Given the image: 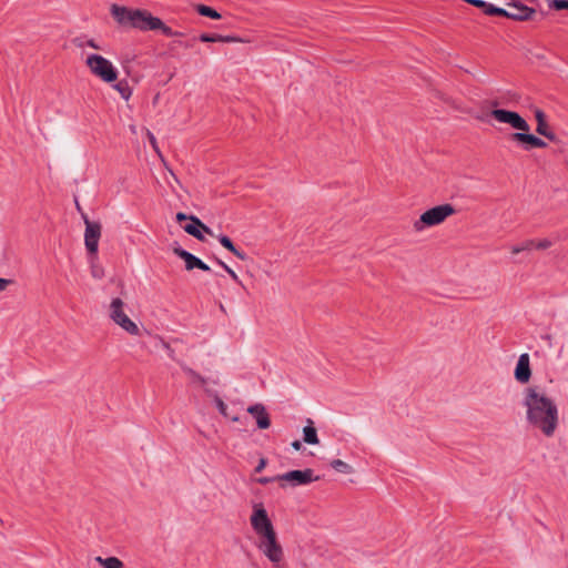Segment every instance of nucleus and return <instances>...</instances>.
<instances>
[{
  "instance_id": "ddd939ff",
  "label": "nucleus",
  "mask_w": 568,
  "mask_h": 568,
  "mask_svg": "<svg viewBox=\"0 0 568 568\" xmlns=\"http://www.w3.org/2000/svg\"><path fill=\"white\" fill-rule=\"evenodd\" d=\"M508 6L511 7L513 10H506V14H501V17H506L508 19L516 21L529 20L536 12L535 9L527 7L525 4L509 3Z\"/></svg>"
},
{
  "instance_id": "dca6fc26",
  "label": "nucleus",
  "mask_w": 568,
  "mask_h": 568,
  "mask_svg": "<svg viewBox=\"0 0 568 568\" xmlns=\"http://www.w3.org/2000/svg\"><path fill=\"white\" fill-rule=\"evenodd\" d=\"M535 119L537 121L536 132L550 141H556L557 136L552 132V130L549 128V124L546 120V114L542 110L536 109L535 110Z\"/></svg>"
},
{
  "instance_id": "b1692460",
  "label": "nucleus",
  "mask_w": 568,
  "mask_h": 568,
  "mask_svg": "<svg viewBox=\"0 0 568 568\" xmlns=\"http://www.w3.org/2000/svg\"><path fill=\"white\" fill-rule=\"evenodd\" d=\"M534 245H535V240H526L524 241L521 244H518V245H514L511 248H510V252L514 254V255H517L524 251H530L534 248Z\"/></svg>"
},
{
  "instance_id": "f257e3e1",
  "label": "nucleus",
  "mask_w": 568,
  "mask_h": 568,
  "mask_svg": "<svg viewBox=\"0 0 568 568\" xmlns=\"http://www.w3.org/2000/svg\"><path fill=\"white\" fill-rule=\"evenodd\" d=\"M523 405L526 407L527 423L546 437H551L559 422L555 402L538 387H528L525 390Z\"/></svg>"
},
{
  "instance_id": "e433bc0d",
  "label": "nucleus",
  "mask_w": 568,
  "mask_h": 568,
  "mask_svg": "<svg viewBox=\"0 0 568 568\" xmlns=\"http://www.w3.org/2000/svg\"><path fill=\"white\" fill-rule=\"evenodd\" d=\"M176 221H178V222L190 221V216H189V215H186V214H185V213H183V212H179V213L176 214Z\"/></svg>"
},
{
  "instance_id": "58836bf2",
  "label": "nucleus",
  "mask_w": 568,
  "mask_h": 568,
  "mask_svg": "<svg viewBox=\"0 0 568 568\" xmlns=\"http://www.w3.org/2000/svg\"><path fill=\"white\" fill-rule=\"evenodd\" d=\"M87 45L92 48V49H97V50L101 49V47L93 39H89L87 41Z\"/></svg>"
},
{
  "instance_id": "9b49d317",
  "label": "nucleus",
  "mask_w": 568,
  "mask_h": 568,
  "mask_svg": "<svg viewBox=\"0 0 568 568\" xmlns=\"http://www.w3.org/2000/svg\"><path fill=\"white\" fill-rule=\"evenodd\" d=\"M510 140L518 144H523L525 150H530L532 148L544 149L547 146V143L544 140L525 131L511 133Z\"/></svg>"
},
{
  "instance_id": "423d86ee",
  "label": "nucleus",
  "mask_w": 568,
  "mask_h": 568,
  "mask_svg": "<svg viewBox=\"0 0 568 568\" xmlns=\"http://www.w3.org/2000/svg\"><path fill=\"white\" fill-rule=\"evenodd\" d=\"M456 210L450 204H442L425 211L417 221L414 222L415 231L419 232L425 226H435L443 223L448 216L455 214Z\"/></svg>"
},
{
  "instance_id": "20e7f679",
  "label": "nucleus",
  "mask_w": 568,
  "mask_h": 568,
  "mask_svg": "<svg viewBox=\"0 0 568 568\" xmlns=\"http://www.w3.org/2000/svg\"><path fill=\"white\" fill-rule=\"evenodd\" d=\"M126 304L120 297L112 298L108 314L110 320L118 325L125 333L138 336L140 335V328L136 323H134L126 314Z\"/></svg>"
},
{
  "instance_id": "c85d7f7f",
  "label": "nucleus",
  "mask_w": 568,
  "mask_h": 568,
  "mask_svg": "<svg viewBox=\"0 0 568 568\" xmlns=\"http://www.w3.org/2000/svg\"><path fill=\"white\" fill-rule=\"evenodd\" d=\"M217 263H219V265H221V266H222V267L227 272V274L232 277V280H233L234 282H236V283H241V281H240V278H239L237 274H236V273H235L231 267H229V266H227L223 261H221V260H217Z\"/></svg>"
},
{
  "instance_id": "37998d69",
  "label": "nucleus",
  "mask_w": 568,
  "mask_h": 568,
  "mask_svg": "<svg viewBox=\"0 0 568 568\" xmlns=\"http://www.w3.org/2000/svg\"><path fill=\"white\" fill-rule=\"evenodd\" d=\"M231 420H232V422H239V420H240V418H239L237 416H232V417H231Z\"/></svg>"
},
{
  "instance_id": "c9c22d12",
  "label": "nucleus",
  "mask_w": 568,
  "mask_h": 568,
  "mask_svg": "<svg viewBox=\"0 0 568 568\" xmlns=\"http://www.w3.org/2000/svg\"><path fill=\"white\" fill-rule=\"evenodd\" d=\"M267 464V460L265 458H261L257 466L255 467V473H261Z\"/></svg>"
},
{
  "instance_id": "412c9836",
  "label": "nucleus",
  "mask_w": 568,
  "mask_h": 568,
  "mask_svg": "<svg viewBox=\"0 0 568 568\" xmlns=\"http://www.w3.org/2000/svg\"><path fill=\"white\" fill-rule=\"evenodd\" d=\"M180 365L183 372L191 378L193 383H199L201 385H204L206 383V379L199 373H196L194 369L186 366L184 363H180Z\"/></svg>"
},
{
  "instance_id": "79ce46f5",
  "label": "nucleus",
  "mask_w": 568,
  "mask_h": 568,
  "mask_svg": "<svg viewBox=\"0 0 568 568\" xmlns=\"http://www.w3.org/2000/svg\"><path fill=\"white\" fill-rule=\"evenodd\" d=\"M542 338L546 339L548 343H551V336L550 335H545Z\"/></svg>"
},
{
  "instance_id": "393cba45",
  "label": "nucleus",
  "mask_w": 568,
  "mask_h": 568,
  "mask_svg": "<svg viewBox=\"0 0 568 568\" xmlns=\"http://www.w3.org/2000/svg\"><path fill=\"white\" fill-rule=\"evenodd\" d=\"M114 88L123 99L128 100L131 97V89L126 82H119Z\"/></svg>"
},
{
  "instance_id": "ea45409f",
  "label": "nucleus",
  "mask_w": 568,
  "mask_h": 568,
  "mask_svg": "<svg viewBox=\"0 0 568 568\" xmlns=\"http://www.w3.org/2000/svg\"><path fill=\"white\" fill-rule=\"evenodd\" d=\"M292 447L295 449V450H300L302 448V443L300 440H294L292 443Z\"/></svg>"
},
{
  "instance_id": "39448f33",
  "label": "nucleus",
  "mask_w": 568,
  "mask_h": 568,
  "mask_svg": "<svg viewBox=\"0 0 568 568\" xmlns=\"http://www.w3.org/2000/svg\"><path fill=\"white\" fill-rule=\"evenodd\" d=\"M85 64L93 75L106 83L114 82L118 79V71L112 62L100 54H89Z\"/></svg>"
},
{
  "instance_id": "a878e982",
  "label": "nucleus",
  "mask_w": 568,
  "mask_h": 568,
  "mask_svg": "<svg viewBox=\"0 0 568 568\" xmlns=\"http://www.w3.org/2000/svg\"><path fill=\"white\" fill-rule=\"evenodd\" d=\"M548 6L555 10L568 9V0H546Z\"/></svg>"
},
{
  "instance_id": "f8f14e48",
  "label": "nucleus",
  "mask_w": 568,
  "mask_h": 568,
  "mask_svg": "<svg viewBox=\"0 0 568 568\" xmlns=\"http://www.w3.org/2000/svg\"><path fill=\"white\" fill-rule=\"evenodd\" d=\"M183 230L187 234L194 236L196 240L202 241V242L205 241L203 233L214 236L213 231L207 225H205L199 217H196L194 215H190V223L185 224L183 226Z\"/></svg>"
},
{
  "instance_id": "4c0bfd02",
  "label": "nucleus",
  "mask_w": 568,
  "mask_h": 568,
  "mask_svg": "<svg viewBox=\"0 0 568 568\" xmlns=\"http://www.w3.org/2000/svg\"><path fill=\"white\" fill-rule=\"evenodd\" d=\"M10 283V280L0 277V291H4Z\"/></svg>"
},
{
  "instance_id": "4468645a",
  "label": "nucleus",
  "mask_w": 568,
  "mask_h": 568,
  "mask_svg": "<svg viewBox=\"0 0 568 568\" xmlns=\"http://www.w3.org/2000/svg\"><path fill=\"white\" fill-rule=\"evenodd\" d=\"M247 413L255 418L260 429H267L271 426V418L263 404H254L247 407Z\"/></svg>"
},
{
  "instance_id": "f704fd0d",
  "label": "nucleus",
  "mask_w": 568,
  "mask_h": 568,
  "mask_svg": "<svg viewBox=\"0 0 568 568\" xmlns=\"http://www.w3.org/2000/svg\"><path fill=\"white\" fill-rule=\"evenodd\" d=\"M148 138H149V141L152 145V148L154 149L155 152L160 153V150H159V146H158V143H156V139L155 136L153 135V133H151L150 131L148 132Z\"/></svg>"
},
{
  "instance_id": "473e14b6",
  "label": "nucleus",
  "mask_w": 568,
  "mask_h": 568,
  "mask_svg": "<svg viewBox=\"0 0 568 568\" xmlns=\"http://www.w3.org/2000/svg\"><path fill=\"white\" fill-rule=\"evenodd\" d=\"M256 481L261 485H266L270 483L278 481L277 475L273 477H260L256 479Z\"/></svg>"
},
{
  "instance_id": "9d476101",
  "label": "nucleus",
  "mask_w": 568,
  "mask_h": 568,
  "mask_svg": "<svg viewBox=\"0 0 568 568\" xmlns=\"http://www.w3.org/2000/svg\"><path fill=\"white\" fill-rule=\"evenodd\" d=\"M173 253L182 258L185 262V268L187 271H192L194 268L202 270L204 272H209L211 268L207 264H205L197 256L176 245L172 248Z\"/></svg>"
},
{
  "instance_id": "6e6552de",
  "label": "nucleus",
  "mask_w": 568,
  "mask_h": 568,
  "mask_svg": "<svg viewBox=\"0 0 568 568\" xmlns=\"http://www.w3.org/2000/svg\"><path fill=\"white\" fill-rule=\"evenodd\" d=\"M490 114L498 122L507 123L516 130L525 132L530 131L528 122L519 113L515 111H509L505 109H494Z\"/></svg>"
},
{
  "instance_id": "72a5a7b5",
  "label": "nucleus",
  "mask_w": 568,
  "mask_h": 568,
  "mask_svg": "<svg viewBox=\"0 0 568 568\" xmlns=\"http://www.w3.org/2000/svg\"><path fill=\"white\" fill-rule=\"evenodd\" d=\"M89 39H85V37H77L73 39V44L77 47V48H84L87 45V41Z\"/></svg>"
},
{
  "instance_id": "0eeeda50",
  "label": "nucleus",
  "mask_w": 568,
  "mask_h": 568,
  "mask_svg": "<svg viewBox=\"0 0 568 568\" xmlns=\"http://www.w3.org/2000/svg\"><path fill=\"white\" fill-rule=\"evenodd\" d=\"M277 478L282 488H285L286 486H304L320 480V476H315L314 470L311 468H305L303 470H290L287 473L277 475Z\"/></svg>"
},
{
  "instance_id": "7c9ffc66",
  "label": "nucleus",
  "mask_w": 568,
  "mask_h": 568,
  "mask_svg": "<svg viewBox=\"0 0 568 568\" xmlns=\"http://www.w3.org/2000/svg\"><path fill=\"white\" fill-rule=\"evenodd\" d=\"M215 404H216V407H217L219 412L224 417H229L226 404L220 397H217V396L215 397Z\"/></svg>"
},
{
  "instance_id": "2eb2a0df",
  "label": "nucleus",
  "mask_w": 568,
  "mask_h": 568,
  "mask_svg": "<svg viewBox=\"0 0 568 568\" xmlns=\"http://www.w3.org/2000/svg\"><path fill=\"white\" fill-rule=\"evenodd\" d=\"M531 377V371L529 365V355L524 353L519 356L516 368H515V378L519 383H527Z\"/></svg>"
},
{
  "instance_id": "a211bd4d",
  "label": "nucleus",
  "mask_w": 568,
  "mask_h": 568,
  "mask_svg": "<svg viewBox=\"0 0 568 568\" xmlns=\"http://www.w3.org/2000/svg\"><path fill=\"white\" fill-rule=\"evenodd\" d=\"M216 239L219 240L223 247H225L227 251L234 254L237 258L242 261H245L247 258V255L243 251L236 248L229 236L220 234L216 236Z\"/></svg>"
},
{
  "instance_id": "6ab92c4d",
  "label": "nucleus",
  "mask_w": 568,
  "mask_h": 568,
  "mask_svg": "<svg viewBox=\"0 0 568 568\" xmlns=\"http://www.w3.org/2000/svg\"><path fill=\"white\" fill-rule=\"evenodd\" d=\"M303 440L308 445H317L320 443L317 430L312 419H307V425L303 428Z\"/></svg>"
},
{
  "instance_id": "f3484780",
  "label": "nucleus",
  "mask_w": 568,
  "mask_h": 568,
  "mask_svg": "<svg viewBox=\"0 0 568 568\" xmlns=\"http://www.w3.org/2000/svg\"><path fill=\"white\" fill-rule=\"evenodd\" d=\"M466 3H469L474 7L480 8L485 14L487 16H500L506 14V9L496 7L491 3H488L484 0H463Z\"/></svg>"
},
{
  "instance_id": "1a4fd4ad",
  "label": "nucleus",
  "mask_w": 568,
  "mask_h": 568,
  "mask_svg": "<svg viewBox=\"0 0 568 568\" xmlns=\"http://www.w3.org/2000/svg\"><path fill=\"white\" fill-rule=\"evenodd\" d=\"M85 224L84 244L90 254H97L99 240L101 237V224L99 222L90 221L85 213H81Z\"/></svg>"
},
{
  "instance_id": "2f4dec72",
  "label": "nucleus",
  "mask_w": 568,
  "mask_h": 568,
  "mask_svg": "<svg viewBox=\"0 0 568 568\" xmlns=\"http://www.w3.org/2000/svg\"><path fill=\"white\" fill-rule=\"evenodd\" d=\"M221 42H226V43L244 42V40L239 37H234V36H221Z\"/></svg>"
},
{
  "instance_id": "f03ea898",
  "label": "nucleus",
  "mask_w": 568,
  "mask_h": 568,
  "mask_svg": "<svg viewBox=\"0 0 568 568\" xmlns=\"http://www.w3.org/2000/svg\"><path fill=\"white\" fill-rule=\"evenodd\" d=\"M250 523L258 537L257 549L272 562L274 568H280L284 560V549L262 503L253 505Z\"/></svg>"
},
{
  "instance_id": "5701e85b",
  "label": "nucleus",
  "mask_w": 568,
  "mask_h": 568,
  "mask_svg": "<svg viewBox=\"0 0 568 568\" xmlns=\"http://www.w3.org/2000/svg\"><path fill=\"white\" fill-rule=\"evenodd\" d=\"M196 11L201 16L209 17L211 19H220L221 18V14L216 10H214L213 8L207 7L205 4H199L196 7Z\"/></svg>"
},
{
  "instance_id": "c756f323",
  "label": "nucleus",
  "mask_w": 568,
  "mask_h": 568,
  "mask_svg": "<svg viewBox=\"0 0 568 568\" xmlns=\"http://www.w3.org/2000/svg\"><path fill=\"white\" fill-rule=\"evenodd\" d=\"M551 245H552V242H551L550 240H548V239H544V240L535 241L534 248H537V250H547V248H549Z\"/></svg>"
},
{
  "instance_id": "7ed1b4c3",
  "label": "nucleus",
  "mask_w": 568,
  "mask_h": 568,
  "mask_svg": "<svg viewBox=\"0 0 568 568\" xmlns=\"http://www.w3.org/2000/svg\"><path fill=\"white\" fill-rule=\"evenodd\" d=\"M110 12L116 23L122 28L135 29L142 32L159 30L164 36L174 34L173 30L160 18L154 17L145 9H132L124 6L112 4Z\"/></svg>"
},
{
  "instance_id": "4be33fe9",
  "label": "nucleus",
  "mask_w": 568,
  "mask_h": 568,
  "mask_svg": "<svg viewBox=\"0 0 568 568\" xmlns=\"http://www.w3.org/2000/svg\"><path fill=\"white\" fill-rule=\"evenodd\" d=\"M97 561H99L103 568H123V562L116 557H108L105 559L97 557Z\"/></svg>"
},
{
  "instance_id": "a19ab883",
  "label": "nucleus",
  "mask_w": 568,
  "mask_h": 568,
  "mask_svg": "<svg viewBox=\"0 0 568 568\" xmlns=\"http://www.w3.org/2000/svg\"><path fill=\"white\" fill-rule=\"evenodd\" d=\"M173 33L175 34H172L171 37H182L183 33L181 31H173Z\"/></svg>"
},
{
  "instance_id": "cd10ccee",
  "label": "nucleus",
  "mask_w": 568,
  "mask_h": 568,
  "mask_svg": "<svg viewBox=\"0 0 568 568\" xmlns=\"http://www.w3.org/2000/svg\"><path fill=\"white\" fill-rule=\"evenodd\" d=\"M202 42H221V34H207L203 33L199 38Z\"/></svg>"
},
{
  "instance_id": "aec40b11",
  "label": "nucleus",
  "mask_w": 568,
  "mask_h": 568,
  "mask_svg": "<svg viewBox=\"0 0 568 568\" xmlns=\"http://www.w3.org/2000/svg\"><path fill=\"white\" fill-rule=\"evenodd\" d=\"M331 467L342 474H353L354 473L353 466H351L349 464L345 463L342 459H333L331 462Z\"/></svg>"
},
{
  "instance_id": "bb28decb",
  "label": "nucleus",
  "mask_w": 568,
  "mask_h": 568,
  "mask_svg": "<svg viewBox=\"0 0 568 568\" xmlns=\"http://www.w3.org/2000/svg\"><path fill=\"white\" fill-rule=\"evenodd\" d=\"M156 341L168 353V356L175 361V353H174V349L170 346V344L168 342H165L161 336H156Z\"/></svg>"
}]
</instances>
